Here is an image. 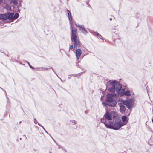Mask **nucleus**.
<instances>
[{"mask_svg": "<svg viewBox=\"0 0 153 153\" xmlns=\"http://www.w3.org/2000/svg\"><path fill=\"white\" fill-rule=\"evenodd\" d=\"M38 125H39V126H41L42 128L44 130V131H45V132L47 133V134H48V133L47 132V131H46V130H45V129L44 128L43 126H42L39 123H38Z\"/></svg>", "mask_w": 153, "mask_h": 153, "instance_id": "nucleus-18", "label": "nucleus"}, {"mask_svg": "<svg viewBox=\"0 0 153 153\" xmlns=\"http://www.w3.org/2000/svg\"><path fill=\"white\" fill-rule=\"evenodd\" d=\"M0 19H1L6 20L7 19V14H1L0 15Z\"/></svg>", "mask_w": 153, "mask_h": 153, "instance_id": "nucleus-14", "label": "nucleus"}, {"mask_svg": "<svg viewBox=\"0 0 153 153\" xmlns=\"http://www.w3.org/2000/svg\"><path fill=\"white\" fill-rule=\"evenodd\" d=\"M51 153V152H50V153Z\"/></svg>", "mask_w": 153, "mask_h": 153, "instance_id": "nucleus-31", "label": "nucleus"}, {"mask_svg": "<svg viewBox=\"0 0 153 153\" xmlns=\"http://www.w3.org/2000/svg\"><path fill=\"white\" fill-rule=\"evenodd\" d=\"M123 103L125 105L126 107L130 109L132 108L133 106L134 101L132 99H130L126 101H124Z\"/></svg>", "mask_w": 153, "mask_h": 153, "instance_id": "nucleus-5", "label": "nucleus"}, {"mask_svg": "<svg viewBox=\"0 0 153 153\" xmlns=\"http://www.w3.org/2000/svg\"><path fill=\"white\" fill-rule=\"evenodd\" d=\"M67 16L69 20L70 21V28L71 30V40L74 42V47H80V42L79 40V38L77 33V30L74 27H72L73 24L72 21L71 15L70 11L68 10H66Z\"/></svg>", "mask_w": 153, "mask_h": 153, "instance_id": "nucleus-2", "label": "nucleus"}, {"mask_svg": "<svg viewBox=\"0 0 153 153\" xmlns=\"http://www.w3.org/2000/svg\"><path fill=\"white\" fill-rule=\"evenodd\" d=\"M51 68L52 69V70H53V68H52V67H51V68Z\"/></svg>", "mask_w": 153, "mask_h": 153, "instance_id": "nucleus-28", "label": "nucleus"}, {"mask_svg": "<svg viewBox=\"0 0 153 153\" xmlns=\"http://www.w3.org/2000/svg\"><path fill=\"white\" fill-rule=\"evenodd\" d=\"M110 87L108 88L109 91L114 92L115 91L120 96L125 95L128 96L131 95V93L128 91L124 92L125 89L122 88V85L116 80H114L110 83Z\"/></svg>", "mask_w": 153, "mask_h": 153, "instance_id": "nucleus-1", "label": "nucleus"}, {"mask_svg": "<svg viewBox=\"0 0 153 153\" xmlns=\"http://www.w3.org/2000/svg\"><path fill=\"white\" fill-rule=\"evenodd\" d=\"M79 30L81 31L84 34H86L87 33V31L85 30L83 26L78 25Z\"/></svg>", "mask_w": 153, "mask_h": 153, "instance_id": "nucleus-10", "label": "nucleus"}, {"mask_svg": "<svg viewBox=\"0 0 153 153\" xmlns=\"http://www.w3.org/2000/svg\"><path fill=\"white\" fill-rule=\"evenodd\" d=\"M11 2L13 3L14 5H16L17 4V1L16 0H11Z\"/></svg>", "mask_w": 153, "mask_h": 153, "instance_id": "nucleus-17", "label": "nucleus"}, {"mask_svg": "<svg viewBox=\"0 0 153 153\" xmlns=\"http://www.w3.org/2000/svg\"><path fill=\"white\" fill-rule=\"evenodd\" d=\"M95 34L97 35L98 36H99V35H100L97 32H95Z\"/></svg>", "mask_w": 153, "mask_h": 153, "instance_id": "nucleus-25", "label": "nucleus"}, {"mask_svg": "<svg viewBox=\"0 0 153 153\" xmlns=\"http://www.w3.org/2000/svg\"><path fill=\"white\" fill-rule=\"evenodd\" d=\"M19 16V14L17 13H16L13 15V20L17 19Z\"/></svg>", "mask_w": 153, "mask_h": 153, "instance_id": "nucleus-16", "label": "nucleus"}, {"mask_svg": "<svg viewBox=\"0 0 153 153\" xmlns=\"http://www.w3.org/2000/svg\"><path fill=\"white\" fill-rule=\"evenodd\" d=\"M105 119V118L104 117L103 118H101L100 121L101 123H104L105 127L107 128H108V126H109V124H110L111 120L109 121Z\"/></svg>", "mask_w": 153, "mask_h": 153, "instance_id": "nucleus-6", "label": "nucleus"}, {"mask_svg": "<svg viewBox=\"0 0 153 153\" xmlns=\"http://www.w3.org/2000/svg\"><path fill=\"white\" fill-rule=\"evenodd\" d=\"M81 53L82 51L81 49H78L76 50V55L77 59H79L80 55L81 54Z\"/></svg>", "mask_w": 153, "mask_h": 153, "instance_id": "nucleus-11", "label": "nucleus"}, {"mask_svg": "<svg viewBox=\"0 0 153 153\" xmlns=\"http://www.w3.org/2000/svg\"><path fill=\"white\" fill-rule=\"evenodd\" d=\"M111 119H114V120H118V119L119 118L117 114L113 111L111 112Z\"/></svg>", "mask_w": 153, "mask_h": 153, "instance_id": "nucleus-7", "label": "nucleus"}, {"mask_svg": "<svg viewBox=\"0 0 153 153\" xmlns=\"http://www.w3.org/2000/svg\"><path fill=\"white\" fill-rule=\"evenodd\" d=\"M114 94H108L106 103L104 102H102L103 106H105L107 105L112 107H115L116 104V100L114 99Z\"/></svg>", "mask_w": 153, "mask_h": 153, "instance_id": "nucleus-3", "label": "nucleus"}, {"mask_svg": "<svg viewBox=\"0 0 153 153\" xmlns=\"http://www.w3.org/2000/svg\"><path fill=\"white\" fill-rule=\"evenodd\" d=\"M72 124H76V122L75 120H73L71 121Z\"/></svg>", "mask_w": 153, "mask_h": 153, "instance_id": "nucleus-20", "label": "nucleus"}, {"mask_svg": "<svg viewBox=\"0 0 153 153\" xmlns=\"http://www.w3.org/2000/svg\"><path fill=\"white\" fill-rule=\"evenodd\" d=\"M152 121H153V119H152Z\"/></svg>", "mask_w": 153, "mask_h": 153, "instance_id": "nucleus-30", "label": "nucleus"}, {"mask_svg": "<svg viewBox=\"0 0 153 153\" xmlns=\"http://www.w3.org/2000/svg\"><path fill=\"white\" fill-rule=\"evenodd\" d=\"M27 62L28 63V64L29 66L30 67V68H31L32 69H33L34 68L33 67H32L31 65H30V64L27 61Z\"/></svg>", "mask_w": 153, "mask_h": 153, "instance_id": "nucleus-19", "label": "nucleus"}, {"mask_svg": "<svg viewBox=\"0 0 153 153\" xmlns=\"http://www.w3.org/2000/svg\"><path fill=\"white\" fill-rule=\"evenodd\" d=\"M73 45H71L70 47L69 48V50H71L73 48Z\"/></svg>", "mask_w": 153, "mask_h": 153, "instance_id": "nucleus-23", "label": "nucleus"}, {"mask_svg": "<svg viewBox=\"0 0 153 153\" xmlns=\"http://www.w3.org/2000/svg\"><path fill=\"white\" fill-rule=\"evenodd\" d=\"M123 126L122 121L121 120H115V122L111 121L108 129H112L114 130H118Z\"/></svg>", "mask_w": 153, "mask_h": 153, "instance_id": "nucleus-4", "label": "nucleus"}, {"mask_svg": "<svg viewBox=\"0 0 153 153\" xmlns=\"http://www.w3.org/2000/svg\"><path fill=\"white\" fill-rule=\"evenodd\" d=\"M7 19L10 20L11 22L13 21V15L14 14L13 13H8L7 14Z\"/></svg>", "mask_w": 153, "mask_h": 153, "instance_id": "nucleus-9", "label": "nucleus"}, {"mask_svg": "<svg viewBox=\"0 0 153 153\" xmlns=\"http://www.w3.org/2000/svg\"><path fill=\"white\" fill-rule=\"evenodd\" d=\"M104 117L107 120H111V113H109L108 112H106L104 115Z\"/></svg>", "mask_w": 153, "mask_h": 153, "instance_id": "nucleus-13", "label": "nucleus"}, {"mask_svg": "<svg viewBox=\"0 0 153 153\" xmlns=\"http://www.w3.org/2000/svg\"><path fill=\"white\" fill-rule=\"evenodd\" d=\"M49 68H47L45 67H41L38 68V70L39 71H45L49 69Z\"/></svg>", "mask_w": 153, "mask_h": 153, "instance_id": "nucleus-15", "label": "nucleus"}, {"mask_svg": "<svg viewBox=\"0 0 153 153\" xmlns=\"http://www.w3.org/2000/svg\"><path fill=\"white\" fill-rule=\"evenodd\" d=\"M123 104V103H119V105L120 107V111L121 113H124L126 110V107Z\"/></svg>", "mask_w": 153, "mask_h": 153, "instance_id": "nucleus-8", "label": "nucleus"}, {"mask_svg": "<svg viewBox=\"0 0 153 153\" xmlns=\"http://www.w3.org/2000/svg\"><path fill=\"white\" fill-rule=\"evenodd\" d=\"M75 25H76V26L77 27H79L78 25H79V24L75 23Z\"/></svg>", "mask_w": 153, "mask_h": 153, "instance_id": "nucleus-24", "label": "nucleus"}, {"mask_svg": "<svg viewBox=\"0 0 153 153\" xmlns=\"http://www.w3.org/2000/svg\"><path fill=\"white\" fill-rule=\"evenodd\" d=\"M122 122L123 126L126 125L127 123L128 120L127 119V117L126 116H124L122 117Z\"/></svg>", "mask_w": 153, "mask_h": 153, "instance_id": "nucleus-12", "label": "nucleus"}, {"mask_svg": "<svg viewBox=\"0 0 153 153\" xmlns=\"http://www.w3.org/2000/svg\"><path fill=\"white\" fill-rule=\"evenodd\" d=\"M0 88H1V89H2L0 87ZM3 90H4V91H5V93L6 95V92L5 91V90H3Z\"/></svg>", "mask_w": 153, "mask_h": 153, "instance_id": "nucleus-26", "label": "nucleus"}, {"mask_svg": "<svg viewBox=\"0 0 153 153\" xmlns=\"http://www.w3.org/2000/svg\"><path fill=\"white\" fill-rule=\"evenodd\" d=\"M112 20V18H110V21H111V20Z\"/></svg>", "mask_w": 153, "mask_h": 153, "instance_id": "nucleus-29", "label": "nucleus"}, {"mask_svg": "<svg viewBox=\"0 0 153 153\" xmlns=\"http://www.w3.org/2000/svg\"><path fill=\"white\" fill-rule=\"evenodd\" d=\"M34 123L35 124H36V123H39L38 122L36 121V119L35 118H34Z\"/></svg>", "mask_w": 153, "mask_h": 153, "instance_id": "nucleus-21", "label": "nucleus"}, {"mask_svg": "<svg viewBox=\"0 0 153 153\" xmlns=\"http://www.w3.org/2000/svg\"><path fill=\"white\" fill-rule=\"evenodd\" d=\"M2 2V0H0V3H1Z\"/></svg>", "mask_w": 153, "mask_h": 153, "instance_id": "nucleus-27", "label": "nucleus"}, {"mask_svg": "<svg viewBox=\"0 0 153 153\" xmlns=\"http://www.w3.org/2000/svg\"><path fill=\"white\" fill-rule=\"evenodd\" d=\"M98 37L99 38H100V39H102L103 40V37H102V36H101V35H100V34L99 36H98Z\"/></svg>", "mask_w": 153, "mask_h": 153, "instance_id": "nucleus-22", "label": "nucleus"}]
</instances>
